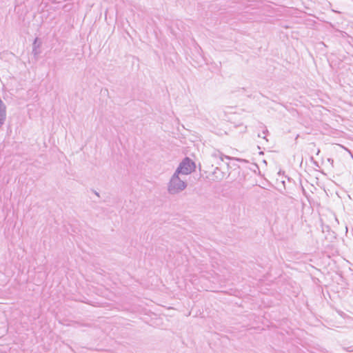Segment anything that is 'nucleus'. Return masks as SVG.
Instances as JSON below:
<instances>
[{"label": "nucleus", "mask_w": 353, "mask_h": 353, "mask_svg": "<svg viewBox=\"0 0 353 353\" xmlns=\"http://www.w3.org/2000/svg\"><path fill=\"white\" fill-rule=\"evenodd\" d=\"M328 161H330L331 159H328ZM333 163V160H332V163Z\"/></svg>", "instance_id": "nucleus-7"}, {"label": "nucleus", "mask_w": 353, "mask_h": 353, "mask_svg": "<svg viewBox=\"0 0 353 353\" xmlns=\"http://www.w3.org/2000/svg\"><path fill=\"white\" fill-rule=\"evenodd\" d=\"M186 187L185 180L182 178V176L174 172L168 184V192L170 194H176L184 190Z\"/></svg>", "instance_id": "nucleus-1"}, {"label": "nucleus", "mask_w": 353, "mask_h": 353, "mask_svg": "<svg viewBox=\"0 0 353 353\" xmlns=\"http://www.w3.org/2000/svg\"><path fill=\"white\" fill-rule=\"evenodd\" d=\"M6 119V108L3 102L0 99V128L3 125Z\"/></svg>", "instance_id": "nucleus-5"}, {"label": "nucleus", "mask_w": 353, "mask_h": 353, "mask_svg": "<svg viewBox=\"0 0 353 353\" xmlns=\"http://www.w3.org/2000/svg\"><path fill=\"white\" fill-rule=\"evenodd\" d=\"M219 166L220 165H214V169L212 171L214 179L217 181H221L225 176V173L221 170Z\"/></svg>", "instance_id": "nucleus-4"}, {"label": "nucleus", "mask_w": 353, "mask_h": 353, "mask_svg": "<svg viewBox=\"0 0 353 353\" xmlns=\"http://www.w3.org/2000/svg\"><path fill=\"white\" fill-rule=\"evenodd\" d=\"M194 163L188 157H186L182 161V162L180 163L175 172L180 174L181 176H186L194 171Z\"/></svg>", "instance_id": "nucleus-2"}, {"label": "nucleus", "mask_w": 353, "mask_h": 353, "mask_svg": "<svg viewBox=\"0 0 353 353\" xmlns=\"http://www.w3.org/2000/svg\"><path fill=\"white\" fill-rule=\"evenodd\" d=\"M224 159H233L239 162H245V160L244 159L230 157L229 156H225L220 151L214 150L210 154V161L212 162V167H214V165H221V163L223 162Z\"/></svg>", "instance_id": "nucleus-3"}, {"label": "nucleus", "mask_w": 353, "mask_h": 353, "mask_svg": "<svg viewBox=\"0 0 353 353\" xmlns=\"http://www.w3.org/2000/svg\"><path fill=\"white\" fill-rule=\"evenodd\" d=\"M37 38L34 39V41L33 43L32 46V54L36 57L38 56L40 53V51L39 50V48L40 46V44H37Z\"/></svg>", "instance_id": "nucleus-6"}]
</instances>
